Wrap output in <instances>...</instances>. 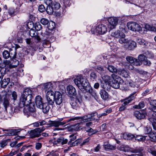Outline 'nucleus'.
Wrapping results in <instances>:
<instances>
[{"label":"nucleus","mask_w":156,"mask_h":156,"mask_svg":"<svg viewBox=\"0 0 156 156\" xmlns=\"http://www.w3.org/2000/svg\"><path fill=\"white\" fill-rule=\"evenodd\" d=\"M73 81L79 89L81 90L84 89L90 93L95 100H97L98 99V97L96 92L92 89L90 86L88 80L86 79L83 78L82 76H77Z\"/></svg>","instance_id":"nucleus-1"},{"label":"nucleus","mask_w":156,"mask_h":156,"mask_svg":"<svg viewBox=\"0 0 156 156\" xmlns=\"http://www.w3.org/2000/svg\"><path fill=\"white\" fill-rule=\"evenodd\" d=\"M32 93L31 90L28 88L25 89L19 98L18 105L20 108L28 106L32 99Z\"/></svg>","instance_id":"nucleus-2"},{"label":"nucleus","mask_w":156,"mask_h":156,"mask_svg":"<svg viewBox=\"0 0 156 156\" xmlns=\"http://www.w3.org/2000/svg\"><path fill=\"white\" fill-rule=\"evenodd\" d=\"M97 115L96 112H93L90 114H88L82 117H77L70 118L68 119L67 122L73 121L75 120L81 119V121L83 122H86L90 121L93 119V117Z\"/></svg>","instance_id":"nucleus-3"},{"label":"nucleus","mask_w":156,"mask_h":156,"mask_svg":"<svg viewBox=\"0 0 156 156\" xmlns=\"http://www.w3.org/2000/svg\"><path fill=\"white\" fill-rule=\"evenodd\" d=\"M62 101L63 98L61 93L59 92H55L54 102L58 111H62Z\"/></svg>","instance_id":"nucleus-4"},{"label":"nucleus","mask_w":156,"mask_h":156,"mask_svg":"<svg viewBox=\"0 0 156 156\" xmlns=\"http://www.w3.org/2000/svg\"><path fill=\"white\" fill-rule=\"evenodd\" d=\"M128 28L133 31H138L141 34L144 33L143 31V29H144V28H142L138 24L135 22H129L127 23ZM144 31V30H143Z\"/></svg>","instance_id":"nucleus-5"},{"label":"nucleus","mask_w":156,"mask_h":156,"mask_svg":"<svg viewBox=\"0 0 156 156\" xmlns=\"http://www.w3.org/2000/svg\"><path fill=\"white\" fill-rule=\"evenodd\" d=\"M113 80L109 84L110 86L115 89H118L120 87V81L121 80V78L119 76L114 74H112L111 75Z\"/></svg>","instance_id":"nucleus-6"},{"label":"nucleus","mask_w":156,"mask_h":156,"mask_svg":"<svg viewBox=\"0 0 156 156\" xmlns=\"http://www.w3.org/2000/svg\"><path fill=\"white\" fill-rule=\"evenodd\" d=\"M131 152L134 153L131 154L132 156H144L145 153L144 147H137L135 148H133Z\"/></svg>","instance_id":"nucleus-7"},{"label":"nucleus","mask_w":156,"mask_h":156,"mask_svg":"<svg viewBox=\"0 0 156 156\" xmlns=\"http://www.w3.org/2000/svg\"><path fill=\"white\" fill-rule=\"evenodd\" d=\"M120 30L113 31L111 33V35L117 38H119L120 36H123L124 33L125 31V28H120Z\"/></svg>","instance_id":"nucleus-8"},{"label":"nucleus","mask_w":156,"mask_h":156,"mask_svg":"<svg viewBox=\"0 0 156 156\" xmlns=\"http://www.w3.org/2000/svg\"><path fill=\"white\" fill-rule=\"evenodd\" d=\"M82 100L81 98H78L76 97V99L75 100H72L70 104L72 107L74 109L77 110L80 107L82 103Z\"/></svg>","instance_id":"nucleus-9"},{"label":"nucleus","mask_w":156,"mask_h":156,"mask_svg":"<svg viewBox=\"0 0 156 156\" xmlns=\"http://www.w3.org/2000/svg\"><path fill=\"white\" fill-rule=\"evenodd\" d=\"M67 120L66 122H61L60 120L58 121H49V127L55 126V127H58L60 126H62L66 124L67 122Z\"/></svg>","instance_id":"nucleus-10"},{"label":"nucleus","mask_w":156,"mask_h":156,"mask_svg":"<svg viewBox=\"0 0 156 156\" xmlns=\"http://www.w3.org/2000/svg\"><path fill=\"white\" fill-rule=\"evenodd\" d=\"M4 64L7 67L10 69L16 67L18 64V61L16 59H13L12 63L9 60H6L4 62Z\"/></svg>","instance_id":"nucleus-11"},{"label":"nucleus","mask_w":156,"mask_h":156,"mask_svg":"<svg viewBox=\"0 0 156 156\" xmlns=\"http://www.w3.org/2000/svg\"><path fill=\"white\" fill-rule=\"evenodd\" d=\"M96 30L97 33L100 34H103L107 31V27L104 25L100 24L96 27Z\"/></svg>","instance_id":"nucleus-12"},{"label":"nucleus","mask_w":156,"mask_h":156,"mask_svg":"<svg viewBox=\"0 0 156 156\" xmlns=\"http://www.w3.org/2000/svg\"><path fill=\"white\" fill-rule=\"evenodd\" d=\"M119 20L118 18L115 17H111L108 19L109 24L112 26L111 28H113L117 25Z\"/></svg>","instance_id":"nucleus-13"},{"label":"nucleus","mask_w":156,"mask_h":156,"mask_svg":"<svg viewBox=\"0 0 156 156\" xmlns=\"http://www.w3.org/2000/svg\"><path fill=\"white\" fill-rule=\"evenodd\" d=\"M40 129L38 128L30 130L29 133L30 134V136L31 138L38 137L41 135V132L40 131Z\"/></svg>","instance_id":"nucleus-14"},{"label":"nucleus","mask_w":156,"mask_h":156,"mask_svg":"<svg viewBox=\"0 0 156 156\" xmlns=\"http://www.w3.org/2000/svg\"><path fill=\"white\" fill-rule=\"evenodd\" d=\"M148 114L149 117L148 119L149 121L152 124L154 122L156 121V111H151L149 112Z\"/></svg>","instance_id":"nucleus-15"},{"label":"nucleus","mask_w":156,"mask_h":156,"mask_svg":"<svg viewBox=\"0 0 156 156\" xmlns=\"http://www.w3.org/2000/svg\"><path fill=\"white\" fill-rule=\"evenodd\" d=\"M67 91L68 94L71 95L75 96L76 95V93L75 88L71 85L67 87Z\"/></svg>","instance_id":"nucleus-16"},{"label":"nucleus","mask_w":156,"mask_h":156,"mask_svg":"<svg viewBox=\"0 0 156 156\" xmlns=\"http://www.w3.org/2000/svg\"><path fill=\"white\" fill-rule=\"evenodd\" d=\"M35 102L37 108H42V105L44 103H43V99L41 96H37L36 97Z\"/></svg>","instance_id":"nucleus-17"},{"label":"nucleus","mask_w":156,"mask_h":156,"mask_svg":"<svg viewBox=\"0 0 156 156\" xmlns=\"http://www.w3.org/2000/svg\"><path fill=\"white\" fill-rule=\"evenodd\" d=\"M29 106L27 107L30 112L32 113V116L35 117L36 116V110L34 104L31 102V103L28 105Z\"/></svg>","instance_id":"nucleus-18"},{"label":"nucleus","mask_w":156,"mask_h":156,"mask_svg":"<svg viewBox=\"0 0 156 156\" xmlns=\"http://www.w3.org/2000/svg\"><path fill=\"white\" fill-rule=\"evenodd\" d=\"M68 140L63 137H61L56 140L54 142V144H60L62 145L64 144L67 143Z\"/></svg>","instance_id":"nucleus-19"},{"label":"nucleus","mask_w":156,"mask_h":156,"mask_svg":"<svg viewBox=\"0 0 156 156\" xmlns=\"http://www.w3.org/2000/svg\"><path fill=\"white\" fill-rule=\"evenodd\" d=\"M134 94H131L127 98L122 100V101L124 102L122 104L123 105L126 106L134 99L135 98L134 95Z\"/></svg>","instance_id":"nucleus-20"},{"label":"nucleus","mask_w":156,"mask_h":156,"mask_svg":"<svg viewBox=\"0 0 156 156\" xmlns=\"http://www.w3.org/2000/svg\"><path fill=\"white\" fill-rule=\"evenodd\" d=\"M147 151L154 156H156V145L149 146L147 148Z\"/></svg>","instance_id":"nucleus-21"},{"label":"nucleus","mask_w":156,"mask_h":156,"mask_svg":"<svg viewBox=\"0 0 156 156\" xmlns=\"http://www.w3.org/2000/svg\"><path fill=\"white\" fill-rule=\"evenodd\" d=\"M134 115L137 119H144L145 116L144 114L138 111H135L134 112Z\"/></svg>","instance_id":"nucleus-22"},{"label":"nucleus","mask_w":156,"mask_h":156,"mask_svg":"<svg viewBox=\"0 0 156 156\" xmlns=\"http://www.w3.org/2000/svg\"><path fill=\"white\" fill-rule=\"evenodd\" d=\"M100 94L101 98L104 100H106L108 98V94L105 90H101L100 91Z\"/></svg>","instance_id":"nucleus-23"},{"label":"nucleus","mask_w":156,"mask_h":156,"mask_svg":"<svg viewBox=\"0 0 156 156\" xmlns=\"http://www.w3.org/2000/svg\"><path fill=\"white\" fill-rule=\"evenodd\" d=\"M122 137L125 140H130L134 138L135 136L130 133H126L123 134Z\"/></svg>","instance_id":"nucleus-24"},{"label":"nucleus","mask_w":156,"mask_h":156,"mask_svg":"<svg viewBox=\"0 0 156 156\" xmlns=\"http://www.w3.org/2000/svg\"><path fill=\"white\" fill-rule=\"evenodd\" d=\"M103 146L105 149L113 150H115L116 148V146H115L109 144L108 142H104Z\"/></svg>","instance_id":"nucleus-25"},{"label":"nucleus","mask_w":156,"mask_h":156,"mask_svg":"<svg viewBox=\"0 0 156 156\" xmlns=\"http://www.w3.org/2000/svg\"><path fill=\"white\" fill-rule=\"evenodd\" d=\"M127 48L128 50H133L136 46V44L135 42L133 41H129Z\"/></svg>","instance_id":"nucleus-26"},{"label":"nucleus","mask_w":156,"mask_h":156,"mask_svg":"<svg viewBox=\"0 0 156 156\" xmlns=\"http://www.w3.org/2000/svg\"><path fill=\"white\" fill-rule=\"evenodd\" d=\"M1 83V87H2L5 88L6 87L7 85L9 84L10 81V79L9 78H4L2 80Z\"/></svg>","instance_id":"nucleus-27"},{"label":"nucleus","mask_w":156,"mask_h":156,"mask_svg":"<svg viewBox=\"0 0 156 156\" xmlns=\"http://www.w3.org/2000/svg\"><path fill=\"white\" fill-rule=\"evenodd\" d=\"M132 148H130L129 146L127 145H122L119 147V149L120 151H123L125 152L130 151L131 152Z\"/></svg>","instance_id":"nucleus-28"},{"label":"nucleus","mask_w":156,"mask_h":156,"mask_svg":"<svg viewBox=\"0 0 156 156\" xmlns=\"http://www.w3.org/2000/svg\"><path fill=\"white\" fill-rule=\"evenodd\" d=\"M85 130L88 132V135L91 136L97 133L98 131L96 129H93L91 128H86Z\"/></svg>","instance_id":"nucleus-29"},{"label":"nucleus","mask_w":156,"mask_h":156,"mask_svg":"<svg viewBox=\"0 0 156 156\" xmlns=\"http://www.w3.org/2000/svg\"><path fill=\"white\" fill-rule=\"evenodd\" d=\"M42 108H40L42 109L43 112L44 113H47L49 111L50 107L47 103H44L42 105Z\"/></svg>","instance_id":"nucleus-30"},{"label":"nucleus","mask_w":156,"mask_h":156,"mask_svg":"<svg viewBox=\"0 0 156 156\" xmlns=\"http://www.w3.org/2000/svg\"><path fill=\"white\" fill-rule=\"evenodd\" d=\"M125 35L124 33V35L122 36H120L119 38V42L121 44H127L129 42V40L125 38Z\"/></svg>","instance_id":"nucleus-31"},{"label":"nucleus","mask_w":156,"mask_h":156,"mask_svg":"<svg viewBox=\"0 0 156 156\" xmlns=\"http://www.w3.org/2000/svg\"><path fill=\"white\" fill-rule=\"evenodd\" d=\"M19 131L16 129H9V132L6 133L5 135L8 136H11L15 135L17 134Z\"/></svg>","instance_id":"nucleus-32"},{"label":"nucleus","mask_w":156,"mask_h":156,"mask_svg":"<svg viewBox=\"0 0 156 156\" xmlns=\"http://www.w3.org/2000/svg\"><path fill=\"white\" fill-rule=\"evenodd\" d=\"M54 10H57L59 9L60 7V4L55 1H53L51 5Z\"/></svg>","instance_id":"nucleus-33"},{"label":"nucleus","mask_w":156,"mask_h":156,"mask_svg":"<svg viewBox=\"0 0 156 156\" xmlns=\"http://www.w3.org/2000/svg\"><path fill=\"white\" fill-rule=\"evenodd\" d=\"M16 48H10L9 50V54L11 58H14L16 55Z\"/></svg>","instance_id":"nucleus-34"},{"label":"nucleus","mask_w":156,"mask_h":156,"mask_svg":"<svg viewBox=\"0 0 156 156\" xmlns=\"http://www.w3.org/2000/svg\"><path fill=\"white\" fill-rule=\"evenodd\" d=\"M55 93L51 90H49L47 92L46 96V98H50L52 99L53 98H55Z\"/></svg>","instance_id":"nucleus-35"},{"label":"nucleus","mask_w":156,"mask_h":156,"mask_svg":"<svg viewBox=\"0 0 156 156\" xmlns=\"http://www.w3.org/2000/svg\"><path fill=\"white\" fill-rule=\"evenodd\" d=\"M52 83L51 82H49L47 83H45L44 84V89L45 90H51L52 86Z\"/></svg>","instance_id":"nucleus-36"},{"label":"nucleus","mask_w":156,"mask_h":156,"mask_svg":"<svg viewBox=\"0 0 156 156\" xmlns=\"http://www.w3.org/2000/svg\"><path fill=\"white\" fill-rule=\"evenodd\" d=\"M70 140L68 142V144L69 145L72 146L73 141L76 139V134H72L69 136Z\"/></svg>","instance_id":"nucleus-37"},{"label":"nucleus","mask_w":156,"mask_h":156,"mask_svg":"<svg viewBox=\"0 0 156 156\" xmlns=\"http://www.w3.org/2000/svg\"><path fill=\"white\" fill-rule=\"evenodd\" d=\"M54 10L52 5H50L48 6L46 11L48 14L51 15L53 13Z\"/></svg>","instance_id":"nucleus-38"},{"label":"nucleus","mask_w":156,"mask_h":156,"mask_svg":"<svg viewBox=\"0 0 156 156\" xmlns=\"http://www.w3.org/2000/svg\"><path fill=\"white\" fill-rule=\"evenodd\" d=\"M145 28L149 30L156 32V26H154L151 25H146L145 26Z\"/></svg>","instance_id":"nucleus-39"},{"label":"nucleus","mask_w":156,"mask_h":156,"mask_svg":"<svg viewBox=\"0 0 156 156\" xmlns=\"http://www.w3.org/2000/svg\"><path fill=\"white\" fill-rule=\"evenodd\" d=\"M120 74L125 78L128 77L129 75L127 71L125 70H122L120 72Z\"/></svg>","instance_id":"nucleus-40"},{"label":"nucleus","mask_w":156,"mask_h":156,"mask_svg":"<svg viewBox=\"0 0 156 156\" xmlns=\"http://www.w3.org/2000/svg\"><path fill=\"white\" fill-rule=\"evenodd\" d=\"M107 68L109 71L112 73H116L117 72V69L113 66H108Z\"/></svg>","instance_id":"nucleus-41"},{"label":"nucleus","mask_w":156,"mask_h":156,"mask_svg":"<svg viewBox=\"0 0 156 156\" xmlns=\"http://www.w3.org/2000/svg\"><path fill=\"white\" fill-rule=\"evenodd\" d=\"M137 43L140 45H147L148 43L143 39H137Z\"/></svg>","instance_id":"nucleus-42"},{"label":"nucleus","mask_w":156,"mask_h":156,"mask_svg":"<svg viewBox=\"0 0 156 156\" xmlns=\"http://www.w3.org/2000/svg\"><path fill=\"white\" fill-rule=\"evenodd\" d=\"M23 113L27 117L29 116H32V113L30 112V111L29 110L28 108H25L23 109Z\"/></svg>","instance_id":"nucleus-43"},{"label":"nucleus","mask_w":156,"mask_h":156,"mask_svg":"<svg viewBox=\"0 0 156 156\" xmlns=\"http://www.w3.org/2000/svg\"><path fill=\"white\" fill-rule=\"evenodd\" d=\"M135 139L138 141H143L145 140L146 137L141 135H136L134 137Z\"/></svg>","instance_id":"nucleus-44"},{"label":"nucleus","mask_w":156,"mask_h":156,"mask_svg":"<svg viewBox=\"0 0 156 156\" xmlns=\"http://www.w3.org/2000/svg\"><path fill=\"white\" fill-rule=\"evenodd\" d=\"M102 80L105 83H109L111 79V77L107 75H105L102 77Z\"/></svg>","instance_id":"nucleus-45"},{"label":"nucleus","mask_w":156,"mask_h":156,"mask_svg":"<svg viewBox=\"0 0 156 156\" xmlns=\"http://www.w3.org/2000/svg\"><path fill=\"white\" fill-rule=\"evenodd\" d=\"M144 106V102L142 101L140 102L138 105H134L133 106V108H134L140 109L143 108Z\"/></svg>","instance_id":"nucleus-46"},{"label":"nucleus","mask_w":156,"mask_h":156,"mask_svg":"<svg viewBox=\"0 0 156 156\" xmlns=\"http://www.w3.org/2000/svg\"><path fill=\"white\" fill-rule=\"evenodd\" d=\"M149 137L154 141H156V132H152L149 134Z\"/></svg>","instance_id":"nucleus-47"},{"label":"nucleus","mask_w":156,"mask_h":156,"mask_svg":"<svg viewBox=\"0 0 156 156\" xmlns=\"http://www.w3.org/2000/svg\"><path fill=\"white\" fill-rule=\"evenodd\" d=\"M2 55L3 58L5 59H7L10 57V55L9 52L7 50L4 51L2 53Z\"/></svg>","instance_id":"nucleus-48"},{"label":"nucleus","mask_w":156,"mask_h":156,"mask_svg":"<svg viewBox=\"0 0 156 156\" xmlns=\"http://www.w3.org/2000/svg\"><path fill=\"white\" fill-rule=\"evenodd\" d=\"M90 138L89 137L84 139L83 142L80 143V146H83L84 145H87L90 143Z\"/></svg>","instance_id":"nucleus-49"},{"label":"nucleus","mask_w":156,"mask_h":156,"mask_svg":"<svg viewBox=\"0 0 156 156\" xmlns=\"http://www.w3.org/2000/svg\"><path fill=\"white\" fill-rule=\"evenodd\" d=\"M9 103L8 100L6 98H4V102H3V105L5 107V110H7V108L9 105Z\"/></svg>","instance_id":"nucleus-50"},{"label":"nucleus","mask_w":156,"mask_h":156,"mask_svg":"<svg viewBox=\"0 0 156 156\" xmlns=\"http://www.w3.org/2000/svg\"><path fill=\"white\" fill-rule=\"evenodd\" d=\"M126 59L128 62L131 64L132 65L133 63H134V61L135 60H136V58H133L131 56H127L126 57Z\"/></svg>","instance_id":"nucleus-51"},{"label":"nucleus","mask_w":156,"mask_h":156,"mask_svg":"<svg viewBox=\"0 0 156 156\" xmlns=\"http://www.w3.org/2000/svg\"><path fill=\"white\" fill-rule=\"evenodd\" d=\"M34 27L37 31H39L42 28L41 26L39 23H35L34 25Z\"/></svg>","instance_id":"nucleus-52"},{"label":"nucleus","mask_w":156,"mask_h":156,"mask_svg":"<svg viewBox=\"0 0 156 156\" xmlns=\"http://www.w3.org/2000/svg\"><path fill=\"white\" fill-rule=\"evenodd\" d=\"M72 128L73 130L76 131L79 130L81 129L80 127L79 126V124L78 123L72 125Z\"/></svg>","instance_id":"nucleus-53"},{"label":"nucleus","mask_w":156,"mask_h":156,"mask_svg":"<svg viewBox=\"0 0 156 156\" xmlns=\"http://www.w3.org/2000/svg\"><path fill=\"white\" fill-rule=\"evenodd\" d=\"M55 23L51 22L49 23V25L48 26V29L50 30H52L55 28Z\"/></svg>","instance_id":"nucleus-54"},{"label":"nucleus","mask_w":156,"mask_h":156,"mask_svg":"<svg viewBox=\"0 0 156 156\" xmlns=\"http://www.w3.org/2000/svg\"><path fill=\"white\" fill-rule=\"evenodd\" d=\"M46 98L48 103L50 105H52L54 104V98H53L52 99L50 98Z\"/></svg>","instance_id":"nucleus-55"},{"label":"nucleus","mask_w":156,"mask_h":156,"mask_svg":"<svg viewBox=\"0 0 156 156\" xmlns=\"http://www.w3.org/2000/svg\"><path fill=\"white\" fill-rule=\"evenodd\" d=\"M41 24L44 25H46L49 23L48 20L46 19L42 18L41 20Z\"/></svg>","instance_id":"nucleus-56"},{"label":"nucleus","mask_w":156,"mask_h":156,"mask_svg":"<svg viewBox=\"0 0 156 156\" xmlns=\"http://www.w3.org/2000/svg\"><path fill=\"white\" fill-rule=\"evenodd\" d=\"M152 130L151 128L149 126H147L144 129V131L145 133L146 134L149 133V134L151 133Z\"/></svg>","instance_id":"nucleus-57"},{"label":"nucleus","mask_w":156,"mask_h":156,"mask_svg":"<svg viewBox=\"0 0 156 156\" xmlns=\"http://www.w3.org/2000/svg\"><path fill=\"white\" fill-rule=\"evenodd\" d=\"M146 58V57L144 55L140 54L139 55L138 57V59L139 60L142 62L145 60Z\"/></svg>","instance_id":"nucleus-58"},{"label":"nucleus","mask_w":156,"mask_h":156,"mask_svg":"<svg viewBox=\"0 0 156 156\" xmlns=\"http://www.w3.org/2000/svg\"><path fill=\"white\" fill-rule=\"evenodd\" d=\"M10 139H8L7 140L2 141L0 143V147H4L7 144V141L10 140Z\"/></svg>","instance_id":"nucleus-59"},{"label":"nucleus","mask_w":156,"mask_h":156,"mask_svg":"<svg viewBox=\"0 0 156 156\" xmlns=\"http://www.w3.org/2000/svg\"><path fill=\"white\" fill-rule=\"evenodd\" d=\"M39 123L40 125L41 126L46 125L47 126V127H49V121L46 122L45 120H43L39 122Z\"/></svg>","instance_id":"nucleus-60"},{"label":"nucleus","mask_w":156,"mask_h":156,"mask_svg":"<svg viewBox=\"0 0 156 156\" xmlns=\"http://www.w3.org/2000/svg\"><path fill=\"white\" fill-rule=\"evenodd\" d=\"M38 10L41 12H43L45 10V8L42 5H40L38 7Z\"/></svg>","instance_id":"nucleus-61"},{"label":"nucleus","mask_w":156,"mask_h":156,"mask_svg":"<svg viewBox=\"0 0 156 156\" xmlns=\"http://www.w3.org/2000/svg\"><path fill=\"white\" fill-rule=\"evenodd\" d=\"M142 64L141 62L140 61H138L137 60L136 58V60L134 61V63H133V65H135L136 66H139Z\"/></svg>","instance_id":"nucleus-62"},{"label":"nucleus","mask_w":156,"mask_h":156,"mask_svg":"<svg viewBox=\"0 0 156 156\" xmlns=\"http://www.w3.org/2000/svg\"><path fill=\"white\" fill-rule=\"evenodd\" d=\"M81 139H78L72 143V146H76L81 143Z\"/></svg>","instance_id":"nucleus-63"},{"label":"nucleus","mask_w":156,"mask_h":156,"mask_svg":"<svg viewBox=\"0 0 156 156\" xmlns=\"http://www.w3.org/2000/svg\"><path fill=\"white\" fill-rule=\"evenodd\" d=\"M150 105L152 106L156 107V100H151L150 101Z\"/></svg>","instance_id":"nucleus-64"}]
</instances>
